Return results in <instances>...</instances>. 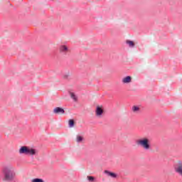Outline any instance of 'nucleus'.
Returning <instances> with one entry per match:
<instances>
[{
	"instance_id": "2eb2a0df",
	"label": "nucleus",
	"mask_w": 182,
	"mask_h": 182,
	"mask_svg": "<svg viewBox=\"0 0 182 182\" xmlns=\"http://www.w3.org/2000/svg\"><path fill=\"white\" fill-rule=\"evenodd\" d=\"M83 141V136H80V135H77V143H80Z\"/></svg>"
},
{
	"instance_id": "f3484780",
	"label": "nucleus",
	"mask_w": 182,
	"mask_h": 182,
	"mask_svg": "<svg viewBox=\"0 0 182 182\" xmlns=\"http://www.w3.org/2000/svg\"><path fill=\"white\" fill-rule=\"evenodd\" d=\"M68 77H69V75H64V79H68Z\"/></svg>"
},
{
	"instance_id": "dca6fc26",
	"label": "nucleus",
	"mask_w": 182,
	"mask_h": 182,
	"mask_svg": "<svg viewBox=\"0 0 182 182\" xmlns=\"http://www.w3.org/2000/svg\"><path fill=\"white\" fill-rule=\"evenodd\" d=\"M87 178L88 181H90V182L95 181V177L92 176H88Z\"/></svg>"
},
{
	"instance_id": "20e7f679",
	"label": "nucleus",
	"mask_w": 182,
	"mask_h": 182,
	"mask_svg": "<svg viewBox=\"0 0 182 182\" xmlns=\"http://www.w3.org/2000/svg\"><path fill=\"white\" fill-rule=\"evenodd\" d=\"M105 113V109H103V107L97 106L95 109V114L97 117H101L103 116Z\"/></svg>"
},
{
	"instance_id": "9d476101",
	"label": "nucleus",
	"mask_w": 182,
	"mask_h": 182,
	"mask_svg": "<svg viewBox=\"0 0 182 182\" xmlns=\"http://www.w3.org/2000/svg\"><path fill=\"white\" fill-rule=\"evenodd\" d=\"M126 43H127V45H129V48H134V46H136V44L134 43V42L133 41L127 40Z\"/></svg>"
},
{
	"instance_id": "7ed1b4c3",
	"label": "nucleus",
	"mask_w": 182,
	"mask_h": 182,
	"mask_svg": "<svg viewBox=\"0 0 182 182\" xmlns=\"http://www.w3.org/2000/svg\"><path fill=\"white\" fill-rule=\"evenodd\" d=\"M18 153L19 154H25L26 156H28V154L30 156H35L38 151L33 148H29L27 146H23L20 148Z\"/></svg>"
},
{
	"instance_id": "39448f33",
	"label": "nucleus",
	"mask_w": 182,
	"mask_h": 182,
	"mask_svg": "<svg viewBox=\"0 0 182 182\" xmlns=\"http://www.w3.org/2000/svg\"><path fill=\"white\" fill-rule=\"evenodd\" d=\"M59 50L60 53H63V55H66L67 53H68V52L70 51V50H69V48H68V46H66L65 45L60 46L59 48Z\"/></svg>"
},
{
	"instance_id": "ddd939ff",
	"label": "nucleus",
	"mask_w": 182,
	"mask_h": 182,
	"mask_svg": "<svg viewBox=\"0 0 182 182\" xmlns=\"http://www.w3.org/2000/svg\"><path fill=\"white\" fill-rule=\"evenodd\" d=\"M70 95L71 98L73 99L74 102L77 101V97L76 96V95H75L73 92H70Z\"/></svg>"
},
{
	"instance_id": "4468645a",
	"label": "nucleus",
	"mask_w": 182,
	"mask_h": 182,
	"mask_svg": "<svg viewBox=\"0 0 182 182\" xmlns=\"http://www.w3.org/2000/svg\"><path fill=\"white\" fill-rule=\"evenodd\" d=\"M31 182H45L43 179L39 178H36L31 180Z\"/></svg>"
},
{
	"instance_id": "423d86ee",
	"label": "nucleus",
	"mask_w": 182,
	"mask_h": 182,
	"mask_svg": "<svg viewBox=\"0 0 182 182\" xmlns=\"http://www.w3.org/2000/svg\"><path fill=\"white\" fill-rule=\"evenodd\" d=\"M55 114H65V109L60 107H57L53 109Z\"/></svg>"
},
{
	"instance_id": "9b49d317",
	"label": "nucleus",
	"mask_w": 182,
	"mask_h": 182,
	"mask_svg": "<svg viewBox=\"0 0 182 182\" xmlns=\"http://www.w3.org/2000/svg\"><path fill=\"white\" fill-rule=\"evenodd\" d=\"M132 110L134 113H139V112H140V107L136 105H134L132 108Z\"/></svg>"
},
{
	"instance_id": "f8f14e48",
	"label": "nucleus",
	"mask_w": 182,
	"mask_h": 182,
	"mask_svg": "<svg viewBox=\"0 0 182 182\" xmlns=\"http://www.w3.org/2000/svg\"><path fill=\"white\" fill-rule=\"evenodd\" d=\"M68 126L70 128L74 127V126H75V119H69Z\"/></svg>"
},
{
	"instance_id": "6e6552de",
	"label": "nucleus",
	"mask_w": 182,
	"mask_h": 182,
	"mask_svg": "<svg viewBox=\"0 0 182 182\" xmlns=\"http://www.w3.org/2000/svg\"><path fill=\"white\" fill-rule=\"evenodd\" d=\"M104 173L105 174H107L109 176V177H112V178H117V174H116L115 173H113V172H110V171L105 170L104 171Z\"/></svg>"
},
{
	"instance_id": "1a4fd4ad",
	"label": "nucleus",
	"mask_w": 182,
	"mask_h": 182,
	"mask_svg": "<svg viewBox=\"0 0 182 182\" xmlns=\"http://www.w3.org/2000/svg\"><path fill=\"white\" fill-rule=\"evenodd\" d=\"M132 82V77L128 75L122 79V83H131Z\"/></svg>"
},
{
	"instance_id": "f03ea898",
	"label": "nucleus",
	"mask_w": 182,
	"mask_h": 182,
	"mask_svg": "<svg viewBox=\"0 0 182 182\" xmlns=\"http://www.w3.org/2000/svg\"><path fill=\"white\" fill-rule=\"evenodd\" d=\"M136 144L142 147L144 150H150L151 145L150 144V139L147 137H144L136 141Z\"/></svg>"
},
{
	"instance_id": "f257e3e1",
	"label": "nucleus",
	"mask_w": 182,
	"mask_h": 182,
	"mask_svg": "<svg viewBox=\"0 0 182 182\" xmlns=\"http://www.w3.org/2000/svg\"><path fill=\"white\" fill-rule=\"evenodd\" d=\"M3 173V181L6 182H12L16 177V173L11 166H5L2 169Z\"/></svg>"
},
{
	"instance_id": "0eeeda50",
	"label": "nucleus",
	"mask_w": 182,
	"mask_h": 182,
	"mask_svg": "<svg viewBox=\"0 0 182 182\" xmlns=\"http://www.w3.org/2000/svg\"><path fill=\"white\" fill-rule=\"evenodd\" d=\"M174 168L176 173H178L179 174H181V176H182V163L181 162L178 164V165L175 166Z\"/></svg>"
}]
</instances>
